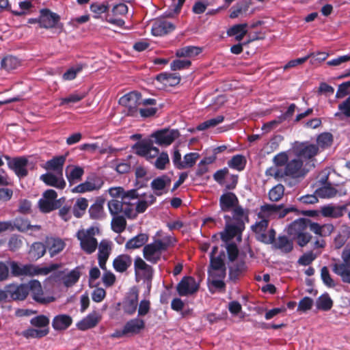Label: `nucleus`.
I'll list each match as a JSON object with an SVG mask.
<instances>
[{
    "instance_id": "24",
    "label": "nucleus",
    "mask_w": 350,
    "mask_h": 350,
    "mask_svg": "<svg viewBox=\"0 0 350 350\" xmlns=\"http://www.w3.org/2000/svg\"><path fill=\"white\" fill-rule=\"evenodd\" d=\"M124 331L128 335H137L145 328V321L138 317L128 321L124 325Z\"/></svg>"
},
{
    "instance_id": "16",
    "label": "nucleus",
    "mask_w": 350,
    "mask_h": 350,
    "mask_svg": "<svg viewBox=\"0 0 350 350\" xmlns=\"http://www.w3.org/2000/svg\"><path fill=\"white\" fill-rule=\"evenodd\" d=\"M103 185V180L97 176L88 178L84 183H82L72 189L75 193H85L98 190Z\"/></svg>"
},
{
    "instance_id": "7",
    "label": "nucleus",
    "mask_w": 350,
    "mask_h": 350,
    "mask_svg": "<svg viewBox=\"0 0 350 350\" xmlns=\"http://www.w3.org/2000/svg\"><path fill=\"white\" fill-rule=\"evenodd\" d=\"M226 269H208V284L209 290L213 292L215 290L225 291Z\"/></svg>"
},
{
    "instance_id": "37",
    "label": "nucleus",
    "mask_w": 350,
    "mask_h": 350,
    "mask_svg": "<svg viewBox=\"0 0 350 350\" xmlns=\"http://www.w3.org/2000/svg\"><path fill=\"white\" fill-rule=\"evenodd\" d=\"M9 267L11 269V274L13 276L30 275L31 265H19L15 261L8 260Z\"/></svg>"
},
{
    "instance_id": "23",
    "label": "nucleus",
    "mask_w": 350,
    "mask_h": 350,
    "mask_svg": "<svg viewBox=\"0 0 350 350\" xmlns=\"http://www.w3.org/2000/svg\"><path fill=\"white\" fill-rule=\"evenodd\" d=\"M120 103L132 111L142 104L141 94L137 92H129L120 98Z\"/></svg>"
},
{
    "instance_id": "10",
    "label": "nucleus",
    "mask_w": 350,
    "mask_h": 350,
    "mask_svg": "<svg viewBox=\"0 0 350 350\" xmlns=\"http://www.w3.org/2000/svg\"><path fill=\"white\" fill-rule=\"evenodd\" d=\"M178 136L179 132L178 130L167 129L157 131L151 135V137L155 139V144L159 146H169Z\"/></svg>"
},
{
    "instance_id": "5",
    "label": "nucleus",
    "mask_w": 350,
    "mask_h": 350,
    "mask_svg": "<svg viewBox=\"0 0 350 350\" xmlns=\"http://www.w3.org/2000/svg\"><path fill=\"white\" fill-rule=\"evenodd\" d=\"M258 219L259 221H256L255 224L251 226L252 231L256 234V239L265 244L273 243L276 234L275 230L271 228L267 230L269 223L268 219Z\"/></svg>"
},
{
    "instance_id": "36",
    "label": "nucleus",
    "mask_w": 350,
    "mask_h": 350,
    "mask_svg": "<svg viewBox=\"0 0 350 350\" xmlns=\"http://www.w3.org/2000/svg\"><path fill=\"white\" fill-rule=\"evenodd\" d=\"M72 323V318L67 314H59L54 317L52 326L55 330L66 329Z\"/></svg>"
},
{
    "instance_id": "30",
    "label": "nucleus",
    "mask_w": 350,
    "mask_h": 350,
    "mask_svg": "<svg viewBox=\"0 0 350 350\" xmlns=\"http://www.w3.org/2000/svg\"><path fill=\"white\" fill-rule=\"evenodd\" d=\"M83 174V169L79 166H68L66 170V176L70 185L80 181Z\"/></svg>"
},
{
    "instance_id": "21",
    "label": "nucleus",
    "mask_w": 350,
    "mask_h": 350,
    "mask_svg": "<svg viewBox=\"0 0 350 350\" xmlns=\"http://www.w3.org/2000/svg\"><path fill=\"white\" fill-rule=\"evenodd\" d=\"M309 230L317 235L316 237L323 238L329 236L334 231V227L332 224L321 225L308 219Z\"/></svg>"
},
{
    "instance_id": "64",
    "label": "nucleus",
    "mask_w": 350,
    "mask_h": 350,
    "mask_svg": "<svg viewBox=\"0 0 350 350\" xmlns=\"http://www.w3.org/2000/svg\"><path fill=\"white\" fill-rule=\"evenodd\" d=\"M110 244L107 241H102L98 246V258H108L110 254Z\"/></svg>"
},
{
    "instance_id": "46",
    "label": "nucleus",
    "mask_w": 350,
    "mask_h": 350,
    "mask_svg": "<svg viewBox=\"0 0 350 350\" xmlns=\"http://www.w3.org/2000/svg\"><path fill=\"white\" fill-rule=\"evenodd\" d=\"M60 267L59 264L53 263L51 264L49 266L40 267L38 266H34L31 265V276L36 275H48L49 273L57 270L58 268Z\"/></svg>"
},
{
    "instance_id": "47",
    "label": "nucleus",
    "mask_w": 350,
    "mask_h": 350,
    "mask_svg": "<svg viewBox=\"0 0 350 350\" xmlns=\"http://www.w3.org/2000/svg\"><path fill=\"white\" fill-rule=\"evenodd\" d=\"M249 8V3L247 1L243 0L237 3L234 5L231 8V12L230 14V18H236L240 15L245 13Z\"/></svg>"
},
{
    "instance_id": "48",
    "label": "nucleus",
    "mask_w": 350,
    "mask_h": 350,
    "mask_svg": "<svg viewBox=\"0 0 350 350\" xmlns=\"http://www.w3.org/2000/svg\"><path fill=\"white\" fill-rule=\"evenodd\" d=\"M246 165V159L244 156L241 154H237L232 157L228 162V165L232 169L238 171H242Z\"/></svg>"
},
{
    "instance_id": "45",
    "label": "nucleus",
    "mask_w": 350,
    "mask_h": 350,
    "mask_svg": "<svg viewBox=\"0 0 350 350\" xmlns=\"http://www.w3.org/2000/svg\"><path fill=\"white\" fill-rule=\"evenodd\" d=\"M315 193L321 198H332L336 196L338 190L329 183L317 189Z\"/></svg>"
},
{
    "instance_id": "1",
    "label": "nucleus",
    "mask_w": 350,
    "mask_h": 350,
    "mask_svg": "<svg viewBox=\"0 0 350 350\" xmlns=\"http://www.w3.org/2000/svg\"><path fill=\"white\" fill-rule=\"evenodd\" d=\"M176 243L174 237L158 231L153 241L144 247V258L152 264H156L161 260L163 253L174 247Z\"/></svg>"
},
{
    "instance_id": "18",
    "label": "nucleus",
    "mask_w": 350,
    "mask_h": 350,
    "mask_svg": "<svg viewBox=\"0 0 350 350\" xmlns=\"http://www.w3.org/2000/svg\"><path fill=\"white\" fill-rule=\"evenodd\" d=\"M171 184V178L167 175H162L154 178L150 187L155 195L159 196L168 191V187Z\"/></svg>"
},
{
    "instance_id": "13",
    "label": "nucleus",
    "mask_w": 350,
    "mask_h": 350,
    "mask_svg": "<svg viewBox=\"0 0 350 350\" xmlns=\"http://www.w3.org/2000/svg\"><path fill=\"white\" fill-rule=\"evenodd\" d=\"M176 27L165 18L156 19L152 25L151 32L154 36H163L172 32Z\"/></svg>"
},
{
    "instance_id": "55",
    "label": "nucleus",
    "mask_w": 350,
    "mask_h": 350,
    "mask_svg": "<svg viewBox=\"0 0 350 350\" xmlns=\"http://www.w3.org/2000/svg\"><path fill=\"white\" fill-rule=\"evenodd\" d=\"M111 228L116 233L123 232L126 228V221L124 217L120 215H113L111 220Z\"/></svg>"
},
{
    "instance_id": "42",
    "label": "nucleus",
    "mask_w": 350,
    "mask_h": 350,
    "mask_svg": "<svg viewBox=\"0 0 350 350\" xmlns=\"http://www.w3.org/2000/svg\"><path fill=\"white\" fill-rule=\"evenodd\" d=\"M345 207L327 205L321 207V213L324 217L338 218L343 215Z\"/></svg>"
},
{
    "instance_id": "49",
    "label": "nucleus",
    "mask_w": 350,
    "mask_h": 350,
    "mask_svg": "<svg viewBox=\"0 0 350 350\" xmlns=\"http://www.w3.org/2000/svg\"><path fill=\"white\" fill-rule=\"evenodd\" d=\"M80 275L81 273L77 267L62 277L63 283L67 287L72 286L79 280Z\"/></svg>"
},
{
    "instance_id": "41",
    "label": "nucleus",
    "mask_w": 350,
    "mask_h": 350,
    "mask_svg": "<svg viewBox=\"0 0 350 350\" xmlns=\"http://www.w3.org/2000/svg\"><path fill=\"white\" fill-rule=\"evenodd\" d=\"M103 200H96L89 208L90 216L93 219H102L105 217Z\"/></svg>"
},
{
    "instance_id": "26",
    "label": "nucleus",
    "mask_w": 350,
    "mask_h": 350,
    "mask_svg": "<svg viewBox=\"0 0 350 350\" xmlns=\"http://www.w3.org/2000/svg\"><path fill=\"white\" fill-rule=\"evenodd\" d=\"M138 306V293L133 292L130 293L122 301V309L124 313L133 314Z\"/></svg>"
},
{
    "instance_id": "52",
    "label": "nucleus",
    "mask_w": 350,
    "mask_h": 350,
    "mask_svg": "<svg viewBox=\"0 0 350 350\" xmlns=\"http://www.w3.org/2000/svg\"><path fill=\"white\" fill-rule=\"evenodd\" d=\"M224 120V116H217L215 118L207 120L200 124H198L196 127V129L198 131H204L206 129H208L209 128L215 127L217 125L219 124L220 123L223 122Z\"/></svg>"
},
{
    "instance_id": "32",
    "label": "nucleus",
    "mask_w": 350,
    "mask_h": 350,
    "mask_svg": "<svg viewBox=\"0 0 350 350\" xmlns=\"http://www.w3.org/2000/svg\"><path fill=\"white\" fill-rule=\"evenodd\" d=\"M99 321L100 318L96 312L90 313L78 322L77 327L79 329L85 331L94 327L98 323Z\"/></svg>"
},
{
    "instance_id": "60",
    "label": "nucleus",
    "mask_w": 350,
    "mask_h": 350,
    "mask_svg": "<svg viewBox=\"0 0 350 350\" xmlns=\"http://www.w3.org/2000/svg\"><path fill=\"white\" fill-rule=\"evenodd\" d=\"M200 155L197 152H190L186 154L184 156V160L181 166H179V169L192 167L196 163Z\"/></svg>"
},
{
    "instance_id": "63",
    "label": "nucleus",
    "mask_w": 350,
    "mask_h": 350,
    "mask_svg": "<svg viewBox=\"0 0 350 350\" xmlns=\"http://www.w3.org/2000/svg\"><path fill=\"white\" fill-rule=\"evenodd\" d=\"M288 162V157L286 152H281L273 158V163L275 167L282 168L281 167L284 166Z\"/></svg>"
},
{
    "instance_id": "54",
    "label": "nucleus",
    "mask_w": 350,
    "mask_h": 350,
    "mask_svg": "<svg viewBox=\"0 0 350 350\" xmlns=\"http://www.w3.org/2000/svg\"><path fill=\"white\" fill-rule=\"evenodd\" d=\"M284 187L279 183L271 188L269 191V198L272 202H278L284 196Z\"/></svg>"
},
{
    "instance_id": "11",
    "label": "nucleus",
    "mask_w": 350,
    "mask_h": 350,
    "mask_svg": "<svg viewBox=\"0 0 350 350\" xmlns=\"http://www.w3.org/2000/svg\"><path fill=\"white\" fill-rule=\"evenodd\" d=\"M226 219V227L225 230L220 233L221 239L225 243L233 239L237 235L241 234L245 228L243 221H238L236 224H229L230 217L224 215Z\"/></svg>"
},
{
    "instance_id": "29",
    "label": "nucleus",
    "mask_w": 350,
    "mask_h": 350,
    "mask_svg": "<svg viewBox=\"0 0 350 350\" xmlns=\"http://www.w3.org/2000/svg\"><path fill=\"white\" fill-rule=\"evenodd\" d=\"M45 243L51 257H53L59 254L65 247V243L58 238L47 237Z\"/></svg>"
},
{
    "instance_id": "38",
    "label": "nucleus",
    "mask_w": 350,
    "mask_h": 350,
    "mask_svg": "<svg viewBox=\"0 0 350 350\" xmlns=\"http://www.w3.org/2000/svg\"><path fill=\"white\" fill-rule=\"evenodd\" d=\"M247 23L237 24L229 28L226 33L228 36H234L235 40L239 42L247 34Z\"/></svg>"
},
{
    "instance_id": "34",
    "label": "nucleus",
    "mask_w": 350,
    "mask_h": 350,
    "mask_svg": "<svg viewBox=\"0 0 350 350\" xmlns=\"http://www.w3.org/2000/svg\"><path fill=\"white\" fill-rule=\"evenodd\" d=\"M62 200H64V198H62L57 200H51L42 198L38 202L40 209L43 213H49L60 208L62 205Z\"/></svg>"
},
{
    "instance_id": "2",
    "label": "nucleus",
    "mask_w": 350,
    "mask_h": 350,
    "mask_svg": "<svg viewBox=\"0 0 350 350\" xmlns=\"http://www.w3.org/2000/svg\"><path fill=\"white\" fill-rule=\"evenodd\" d=\"M308 169L304 167L303 161L299 158H295L288 161L284 168L270 167L265 171L267 176L273 177L277 180H280L285 177L299 178L304 177Z\"/></svg>"
},
{
    "instance_id": "51",
    "label": "nucleus",
    "mask_w": 350,
    "mask_h": 350,
    "mask_svg": "<svg viewBox=\"0 0 350 350\" xmlns=\"http://www.w3.org/2000/svg\"><path fill=\"white\" fill-rule=\"evenodd\" d=\"M88 206V202L87 199L84 198L77 199L72 208L74 215L77 218L81 217L85 213Z\"/></svg>"
},
{
    "instance_id": "39",
    "label": "nucleus",
    "mask_w": 350,
    "mask_h": 350,
    "mask_svg": "<svg viewBox=\"0 0 350 350\" xmlns=\"http://www.w3.org/2000/svg\"><path fill=\"white\" fill-rule=\"evenodd\" d=\"M148 241V236L146 234L141 233L129 239L125 245L127 250H135L144 245Z\"/></svg>"
},
{
    "instance_id": "61",
    "label": "nucleus",
    "mask_w": 350,
    "mask_h": 350,
    "mask_svg": "<svg viewBox=\"0 0 350 350\" xmlns=\"http://www.w3.org/2000/svg\"><path fill=\"white\" fill-rule=\"evenodd\" d=\"M86 94L84 92H75L65 98H62L60 105H63L69 103H77L84 98Z\"/></svg>"
},
{
    "instance_id": "44",
    "label": "nucleus",
    "mask_w": 350,
    "mask_h": 350,
    "mask_svg": "<svg viewBox=\"0 0 350 350\" xmlns=\"http://www.w3.org/2000/svg\"><path fill=\"white\" fill-rule=\"evenodd\" d=\"M20 64V60L12 55H8L1 61V68L8 72L17 68Z\"/></svg>"
},
{
    "instance_id": "59",
    "label": "nucleus",
    "mask_w": 350,
    "mask_h": 350,
    "mask_svg": "<svg viewBox=\"0 0 350 350\" xmlns=\"http://www.w3.org/2000/svg\"><path fill=\"white\" fill-rule=\"evenodd\" d=\"M321 253V251L317 253H313V252L310 251L304 253L298 260V263L301 265L307 266L312 263L313 260H314L317 257L320 255Z\"/></svg>"
},
{
    "instance_id": "58",
    "label": "nucleus",
    "mask_w": 350,
    "mask_h": 350,
    "mask_svg": "<svg viewBox=\"0 0 350 350\" xmlns=\"http://www.w3.org/2000/svg\"><path fill=\"white\" fill-rule=\"evenodd\" d=\"M170 163L168 154L166 152H162L157 157L154 162V166L160 170H163L166 167V165Z\"/></svg>"
},
{
    "instance_id": "3",
    "label": "nucleus",
    "mask_w": 350,
    "mask_h": 350,
    "mask_svg": "<svg viewBox=\"0 0 350 350\" xmlns=\"http://www.w3.org/2000/svg\"><path fill=\"white\" fill-rule=\"evenodd\" d=\"M308 219L300 218L288 226V234L299 246L303 247L312 240V235L308 232Z\"/></svg>"
},
{
    "instance_id": "56",
    "label": "nucleus",
    "mask_w": 350,
    "mask_h": 350,
    "mask_svg": "<svg viewBox=\"0 0 350 350\" xmlns=\"http://www.w3.org/2000/svg\"><path fill=\"white\" fill-rule=\"evenodd\" d=\"M333 306V301L328 294H324L317 300V308L323 311L329 310Z\"/></svg>"
},
{
    "instance_id": "33",
    "label": "nucleus",
    "mask_w": 350,
    "mask_h": 350,
    "mask_svg": "<svg viewBox=\"0 0 350 350\" xmlns=\"http://www.w3.org/2000/svg\"><path fill=\"white\" fill-rule=\"evenodd\" d=\"M157 81L165 85L174 86L180 81V76L178 73L162 72L157 75Z\"/></svg>"
},
{
    "instance_id": "14",
    "label": "nucleus",
    "mask_w": 350,
    "mask_h": 350,
    "mask_svg": "<svg viewBox=\"0 0 350 350\" xmlns=\"http://www.w3.org/2000/svg\"><path fill=\"white\" fill-rule=\"evenodd\" d=\"M40 179L47 186L53 187L58 189H64L66 185L63 173L48 172L42 174Z\"/></svg>"
},
{
    "instance_id": "17",
    "label": "nucleus",
    "mask_w": 350,
    "mask_h": 350,
    "mask_svg": "<svg viewBox=\"0 0 350 350\" xmlns=\"http://www.w3.org/2000/svg\"><path fill=\"white\" fill-rule=\"evenodd\" d=\"M134 269L136 275L141 276L145 280L151 281L153 275V269L141 257L137 256L135 258Z\"/></svg>"
},
{
    "instance_id": "27",
    "label": "nucleus",
    "mask_w": 350,
    "mask_h": 350,
    "mask_svg": "<svg viewBox=\"0 0 350 350\" xmlns=\"http://www.w3.org/2000/svg\"><path fill=\"white\" fill-rule=\"evenodd\" d=\"M218 247L215 246L213 247L210 254V265L208 269H226L224 263L225 254L224 252L216 256Z\"/></svg>"
},
{
    "instance_id": "53",
    "label": "nucleus",
    "mask_w": 350,
    "mask_h": 350,
    "mask_svg": "<svg viewBox=\"0 0 350 350\" xmlns=\"http://www.w3.org/2000/svg\"><path fill=\"white\" fill-rule=\"evenodd\" d=\"M48 329H34L29 328L22 332L21 335L26 338H42L47 335Z\"/></svg>"
},
{
    "instance_id": "4",
    "label": "nucleus",
    "mask_w": 350,
    "mask_h": 350,
    "mask_svg": "<svg viewBox=\"0 0 350 350\" xmlns=\"http://www.w3.org/2000/svg\"><path fill=\"white\" fill-rule=\"evenodd\" d=\"M297 208L293 206L284 207L283 204H265L260 207L258 213V219H268L273 218H283L288 213L295 212Z\"/></svg>"
},
{
    "instance_id": "22",
    "label": "nucleus",
    "mask_w": 350,
    "mask_h": 350,
    "mask_svg": "<svg viewBox=\"0 0 350 350\" xmlns=\"http://www.w3.org/2000/svg\"><path fill=\"white\" fill-rule=\"evenodd\" d=\"M66 160V155H59L48 160L43 167L48 172L63 173V167Z\"/></svg>"
},
{
    "instance_id": "31",
    "label": "nucleus",
    "mask_w": 350,
    "mask_h": 350,
    "mask_svg": "<svg viewBox=\"0 0 350 350\" xmlns=\"http://www.w3.org/2000/svg\"><path fill=\"white\" fill-rule=\"evenodd\" d=\"M29 292H31L33 299L39 303H46V299L43 296V291L40 282L38 280H33L27 284Z\"/></svg>"
},
{
    "instance_id": "20",
    "label": "nucleus",
    "mask_w": 350,
    "mask_h": 350,
    "mask_svg": "<svg viewBox=\"0 0 350 350\" xmlns=\"http://www.w3.org/2000/svg\"><path fill=\"white\" fill-rule=\"evenodd\" d=\"M319 147L316 144L303 143L296 149V155L301 160L312 159L319 153Z\"/></svg>"
},
{
    "instance_id": "57",
    "label": "nucleus",
    "mask_w": 350,
    "mask_h": 350,
    "mask_svg": "<svg viewBox=\"0 0 350 350\" xmlns=\"http://www.w3.org/2000/svg\"><path fill=\"white\" fill-rule=\"evenodd\" d=\"M332 141L333 137L332 134L329 133H323L318 136L317 139V144L316 145L319 148H320L322 150H324L331 146Z\"/></svg>"
},
{
    "instance_id": "15",
    "label": "nucleus",
    "mask_w": 350,
    "mask_h": 350,
    "mask_svg": "<svg viewBox=\"0 0 350 350\" xmlns=\"http://www.w3.org/2000/svg\"><path fill=\"white\" fill-rule=\"evenodd\" d=\"M59 19L60 17L57 14L48 9H42L40 10L39 25L40 27L45 29L54 28L57 26Z\"/></svg>"
},
{
    "instance_id": "40",
    "label": "nucleus",
    "mask_w": 350,
    "mask_h": 350,
    "mask_svg": "<svg viewBox=\"0 0 350 350\" xmlns=\"http://www.w3.org/2000/svg\"><path fill=\"white\" fill-rule=\"evenodd\" d=\"M273 243H274L275 248L284 253H289L293 248V241L284 235L279 236L276 241L275 239L274 240Z\"/></svg>"
},
{
    "instance_id": "8",
    "label": "nucleus",
    "mask_w": 350,
    "mask_h": 350,
    "mask_svg": "<svg viewBox=\"0 0 350 350\" xmlns=\"http://www.w3.org/2000/svg\"><path fill=\"white\" fill-rule=\"evenodd\" d=\"M3 157L8 161L9 168L12 170L18 178H21L27 176L28 170L27 167L28 160L26 157H20L11 158L8 155H4Z\"/></svg>"
},
{
    "instance_id": "28",
    "label": "nucleus",
    "mask_w": 350,
    "mask_h": 350,
    "mask_svg": "<svg viewBox=\"0 0 350 350\" xmlns=\"http://www.w3.org/2000/svg\"><path fill=\"white\" fill-rule=\"evenodd\" d=\"M132 265V258L127 254H120L113 261V269L119 273L126 271Z\"/></svg>"
},
{
    "instance_id": "19",
    "label": "nucleus",
    "mask_w": 350,
    "mask_h": 350,
    "mask_svg": "<svg viewBox=\"0 0 350 350\" xmlns=\"http://www.w3.org/2000/svg\"><path fill=\"white\" fill-rule=\"evenodd\" d=\"M10 297L14 300H24L29 293V288L26 284L20 285L9 284L5 286Z\"/></svg>"
},
{
    "instance_id": "50",
    "label": "nucleus",
    "mask_w": 350,
    "mask_h": 350,
    "mask_svg": "<svg viewBox=\"0 0 350 350\" xmlns=\"http://www.w3.org/2000/svg\"><path fill=\"white\" fill-rule=\"evenodd\" d=\"M46 250V243L44 244L40 242H36L32 244L29 251V254L33 259L38 260L44 255Z\"/></svg>"
},
{
    "instance_id": "35",
    "label": "nucleus",
    "mask_w": 350,
    "mask_h": 350,
    "mask_svg": "<svg viewBox=\"0 0 350 350\" xmlns=\"http://www.w3.org/2000/svg\"><path fill=\"white\" fill-rule=\"evenodd\" d=\"M80 241L81 249L87 254H91L95 252L98 246V241L95 237H77Z\"/></svg>"
},
{
    "instance_id": "43",
    "label": "nucleus",
    "mask_w": 350,
    "mask_h": 350,
    "mask_svg": "<svg viewBox=\"0 0 350 350\" xmlns=\"http://www.w3.org/2000/svg\"><path fill=\"white\" fill-rule=\"evenodd\" d=\"M202 52V49L194 46H186L176 51V55L178 57H191L198 55Z\"/></svg>"
},
{
    "instance_id": "9",
    "label": "nucleus",
    "mask_w": 350,
    "mask_h": 350,
    "mask_svg": "<svg viewBox=\"0 0 350 350\" xmlns=\"http://www.w3.org/2000/svg\"><path fill=\"white\" fill-rule=\"evenodd\" d=\"M134 148L137 154L145 157L148 161L154 159L159 154V148L153 146L151 139L137 143Z\"/></svg>"
},
{
    "instance_id": "25",
    "label": "nucleus",
    "mask_w": 350,
    "mask_h": 350,
    "mask_svg": "<svg viewBox=\"0 0 350 350\" xmlns=\"http://www.w3.org/2000/svg\"><path fill=\"white\" fill-rule=\"evenodd\" d=\"M239 200L236 195L232 192L224 193L220 196L219 205L224 212L230 211L237 204Z\"/></svg>"
},
{
    "instance_id": "6",
    "label": "nucleus",
    "mask_w": 350,
    "mask_h": 350,
    "mask_svg": "<svg viewBox=\"0 0 350 350\" xmlns=\"http://www.w3.org/2000/svg\"><path fill=\"white\" fill-rule=\"evenodd\" d=\"M343 262L334 263L332 271L339 275L345 283H350V248L345 249L342 254Z\"/></svg>"
},
{
    "instance_id": "62",
    "label": "nucleus",
    "mask_w": 350,
    "mask_h": 350,
    "mask_svg": "<svg viewBox=\"0 0 350 350\" xmlns=\"http://www.w3.org/2000/svg\"><path fill=\"white\" fill-rule=\"evenodd\" d=\"M108 208L111 215H117L123 208L122 202L117 199H112L108 202Z\"/></svg>"
},
{
    "instance_id": "12",
    "label": "nucleus",
    "mask_w": 350,
    "mask_h": 350,
    "mask_svg": "<svg viewBox=\"0 0 350 350\" xmlns=\"http://www.w3.org/2000/svg\"><path fill=\"white\" fill-rule=\"evenodd\" d=\"M199 289V284L191 276H185L176 286V291L180 296H189L196 293Z\"/></svg>"
}]
</instances>
